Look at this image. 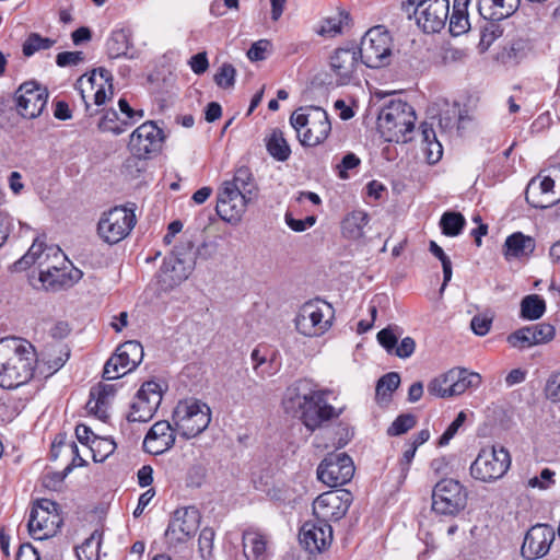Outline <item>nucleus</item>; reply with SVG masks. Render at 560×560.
<instances>
[{
  "instance_id": "nucleus-37",
  "label": "nucleus",
  "mask_w": 560,
  "mask_h": 560,
  "mask_svg": "<svg viewBox=\"0 0 560 560\" xmlns=\"http://www.w3.org/2000/svg\"><path fill=\"white\" fill-rule=\"evenodd\" d=\"M546 311V302L538 294L526 295L521 302V316L527 320L540 318Z\"/></svg>"
},
{
  "instance_id": "nucleus-20",
  "label": "nucleus",
  "mask_w": 560,
  "mask_h": 560,
  "mask_svg": "<svg viewBox=\"0 0 560 560\" xmlns=\"http://www.w3.org/2000/svg\"><path fill=\"white\" fill-rule=\"evenodd\" d=\"M556 533L547 524H536L525 535L521 553L527 560H537L545 557L555 540Z\"/></svg>"
},
{
  "instance_id": "nucleus-61",
  "label": "nucleus",
  "mask_w": 560,
  "mask_h": 560,
  "mask_svg": "<svg viewBox=\"0 0 560 560\" xmlns=\"http://www.w3.org/2000/svg\"><path fill=\"white\" fill-rule=\"evenodd\" d=\"M359 164L360 159L354 153L346 154L342 158L340 164L337 165L339 177L342 179L348 178L347 172L349 170L355 168Z\"/></svg>"
},
{
  "instance_id": "nucleus-43",
  "label": "nucleus",
  "mask_w": 560,
  "mask_h": 560,
  "mask_svg": "<svg viewBox=\"0 0 560 560\" xmlns=\"http://www.w3.org/2000/svg\"><path fill=\"white\" fill-rule=\"evenodd\" d=\"M55 43V39L43 37L38 33H31L23 43L22 51L24 56L31 57L39 50L49 49Z\"/></svg>"
},
{
  "instance_id": "nucleus-47",
  "label": "nucleus",
  "mask_w": 560,
  "mask_h": 560,
  "mask_svg": "<svg viewBox=\"0 0 560 560\" xmlns=\"http://www.w3.org/2000/svg\"><path fill=\"white\" fill-rule=\"evenodd\" d=\"M98 549L100 536L94 533L77 548V556L80 560H96Z\"/></svg>"
},
{
  "instance_id": "nucleus-59",
  "label": "nucleus",
  "mask_w": 560,
  "mask_h": 560,
  "mask_svg": "<svg viewBox=\"0 0 560 560\" xmlns=\"http://www.w3.org/2000/svg\"><path fill=\"white\" fill-rule=\"evenodd\" d=\"M422 151L429 164H435L439 162L443 154L442 144L438 141L436 138L431 140V142L422 145Z\"/></svg>"
},
{
  "instance_id": "nucleus-34",
  "label": "nucleus",
  "mask_w": 560,
  "mask_h": 560,
  "mask_svg": "<svg viewBox=\"0 0 560 560\" xmlns=\"http://www.w3.org/2000/svg\"><path fill=\"white\" fill-rule=\"evenodd\" d=\"M535 249V241L521 232L508 236L504 243V255L508 259L518 258L532 254Z\"/></svg>"
},
{
  "instance_id": "nucleus-54",
  "label": "nucleus",
  "mask_w": 560,
  "mask_h": 560,
  "mask_svg": "<svg viewBox=\"0 0 560 560\" xmlns=\"http://www.w3.org/2000/svg\"><path fill=\"white\" fill-rule=\"evenodd\" d=\"M235 74V68L231 63H224L214 75V81L220 88L229 89L234 85Z\"/></svg>"
},
{
  "instance_id": "nucleus-15",
  "label": "nucleus",
  "mask_w": 560,
  "mask_h": 560,
  "mask_svg": "<svg viewBox=\"0 0 560 560\" xmlns=\"http://www.w3.org/2000/svg\"><path fill=\"white\" fill-rule=\"evenodd\" d=\"M353 475V462L346 453L328 454L317 468L318 479L328 487L343 486Z\"/></svg>"
},
{
  "instance_id": "nucleus-22",
  "label": "nucleus",
  "mask_w": 560,
  "mask_h": 560,
  "mask_svg": "<svg viewBox=\"0 0 560 560\" xmlns=\"http://www.w3.org/2000/svg\"><path fill=\"white\" fill-rule=\"evenodd\" d=\"M253 201L254 199H247V196H244L242 192L222 185L218 192L215 210L222 220L236 223L242 219L247 206Z\"/></svg>"
},
{
  "instance_id": "nucleus-56",
  "label": "nucleus",
  "mask_w": 560,
  "mask_h": 560,
  "mask_svg": "<svg viewBox=\"0 0 560 560\" xmlns=\"http://www.w3.org/2000/svg\"><path fill=\"white\" fill-rule=\"evenodd\" d=\"M466 420V413L460 411L454 421L446 428L444 433L439 439V445L445 446L450 443V441L455 436L458 429L464 424Z\"/></svg>"
},
{
  "instance_id": "nucleus-18",
  "label": "nucleus",
  "mask_w": 560,
  "mask_h": 560,
  "mask_svg": "<svg viewBox=\"0 0 560 560\" xmlns=\"http://www.w3.org/2000/svg\"><path fill=\"white\" fill-rule=\"evenodd\" d=\"M162 141V130L153 121H147L131 133L129 150L135 156L147 159L160 151Z\"/></svg>"
},
{
  "instance_id": "nucleus-55",
  "label": "nucleus",
  "mask_w": 560,
  "mask_h": 560,
  "mask_svg": "<svg viewBox=\"0 0 560 560\" xmlns=\"http://www.w3.org/2000/svg\"><path fill=\"white\" fill-rule=\"evenodd\" d=\"M555 471L549 468H544L540 472V476H535L530 478L527 482L528 487L537 488L540 490L549 489L553 483Z\"/></svg>"
},
{
  "instance_id": "nucleus-14",
  "label": "nucleus",
  "mask_w": 560,
  "mask_h": 560,
  "mask_svg": "<svg viewBox=\"0 0 560 560\" xmlns=\"http://www.w3.org/2000/svg\"><path fill=\"white\" fill-rule=\"evenodd\" d=\"M163 397L162 385L155 381L143 383L131 404L127 419L130 422H147L153 418Z\"/></svg>"
},
{
  "instance_id": "nucleus-45",
  "label": "nucleus",
  "mask_w": 560,
  "mask_h": 560,
  "mask_svg": "<svg viewBox=\"0 0 560 560\" xmlns=\"http://www.w3.org/2000/svg\"><path fill=\"white\" fill-rule=\"evenodd\" d=\"M347 15L338 13L335 16L326 18L322 21L317 34L324 37H335L342 31V25Z\"/></svg>"
},
{
  "instance_id": "nucleus-23",
  "label": "nucleus",
  "mask_w": 560,
  "mask_h": 560,
  "mask_svg": "<svg viewBox=\"0 0 560 560\" xmlns=\"http://www.w3.org/2000/svg\"><path fill=\"white\" fill-rule=\"evenodd\" d=\"M199 522L200 515L197 509L192 506L177 509L165 536L170 541L184 542L197 532Z\"/></svg>"
},
{
  "instance_id": "nucleus-3",
  "label": "nucleus",
  "mask_w": 560,
  "mask_h": 560,
  "mask_svg": "<svg viewBox=\"0 0 560 560\" xmlns=\"http://www.w3.org/2000/svg\"><path fill=\"white\" fill-rule=\"evenodd\" d=\"M416 114L411 105L401 100L388 102L380 112L377 126L388 142H406L415 127Z\"/></svg>"
},
{
  "instance_id": "nucleus-29",
  "label": "nucleus",
  "mask_w": 560,
  "mask_h": 560,
  "mask_svg": "<svg viewBox=\"0 0 560 560\" xmlns=\"http://www.w3.org/2000/svg\"><path fill=\"white\" fill-rule=\"evenodd\" d=\"M242 546L246 560H269L271 557L270 539L258 529H245L243 532Z\"/></svg>"
},
{
  "instance_id": "nucleus-17",
  "label": "nucleus",
  "mask_w": 560,
  "mask_h": 560,
  "mask_svg": "<svg viewBox=\"0 0 560 560\" xmlns=\"http://www.w3.org/2000/svg\"><path fill=\"white\" fill-rule=\"evenodd\" d=\"M83 272L73 267L68 259L65 262L47 264L39 271V281L43 285L52 291L74 285L82 278Z\"/></svg>"
},
{
  "instance_id": "nucleus-62",
  "label": "nucleus",
  "mask_w": 560,
  "mask_h": 560,
  "mask_svg": "<svg viewBox=\"0 0 560 560\" xmlns=\"http://www.w3.org/2000/svg\"><path fill=\"white\" fill-rule=\"evenodd\" d=\"M83 60L81 51H63L56 57V63L59 67L77 66Z\"/></svg>"
},
{
  "instance_id": "nucleus-30",
  "label": "nucleus",
  "mask_w": 560,
  "mask_h": 560,
  "mask_svg": "<svg viewBox=\"0 0 560 560\" xmlns=\"http://www.w3.org/2000/svg\"><path fill=\"white\" fill-rule=\"evenodd\" d=\"M50 259L57 262H65L67 257L58 246H44L43 243L35 241L28 252L19 260V264L21 266H30L37 262L42 269Z\"/></svg>"
},
{
  "instance_id": "nucleus-31",
  "label": "nucleus",
  "mask_w": 560,
  "mask_h": 560,
  "mask_svg": "<svg viewBox=\"0 0 560 560\" xmlns=\"http://www.w3.org/2000/svg\"><path fill=\"white\" fill-rule=\"evenodd\" d=\"M520 5V0H478L479 14L489 21H502L511 16Z\"/></svg>"
},
{
  "instance_id": "nucleus-50",
  "label": "nucleus",
  "mask_w": 560,
  "mask_h": 560,
  "mask_svg": "<svg viewBox=\"0 0 560 560\" xmlns=\"http://www.w3.org/2000/svg\"><path fill=\"white\" fill-rule=\"evenodd\" d=\"M429 249L432 253V255L440 259L442 264L444 280L441 290H444L447 282L452 279L451 259L445 255L444 250L434 241L430 242Z\"/></svg>"
},
{
  "instance_id": "nucleus-7",
  "label": "nucleus",
  "mask_w": 560,
  "mask_h": 560,
  "mask_svg": "<svg viewBox=\"0 0 560 560\" xmlns=\"http://www.w3.org/2000/svg\"><path fill=\"white\" fill-rule=\"evenodd\" d=\"M136 223L133 209L116 206L102 214L97 224V234L105 243L114 245L125 240Z\"/></svg>"
},
{
  "instance_id": "nucleus-36",
  "label": "nucleus",
  "mask_w": 560,
  "mask_h": 560,
  "mask_svg": "<svg viewBox=\"0 0 560 560\" xmlns=\"http://www.w3.org/2000/svg\"><path fill=\"white\" fill-rule=\"evenodd\" d=\"M481 384V376L476 372H469L464 368H455V396L464 394L469 388H478Z\"/></svg>"
},
{
  "instance_id": "nucleus-39",
  "label": "nucleus",
  "mask_w": 560,
  "mask_h": 560,
  "mask_svg": "<svg viewBox=\"0 0 560 560\" xmlns=\"http://www.w3.org/2000/svg\"><path fill=\"white\" fill-rule=\"evenodd\" d=\"M400 376L397 372H389L383 375L376 384V399L378 402L387 404L392 394L398 388Z\"/></svg>"
},
{
  "instance_id": "nucleus-52",
  "label": "nucleus",
  "mask_w": 560,
  "mask_h": 560,
  "mask_svg": "<svg viewBox=\"0 0 560 560\" xmlns=\"http://www.w3.org/2000/svg\"><path fill=\"white\" fill-rule=\"evenodd\" d=\"M508 342L513 348H520V349L529 348V347L535 346L529 326L520 328L516 331H514L513 334H511L508 337Z\"/></svg>"
},
{
  "instance_id": "nucleus-13",
  "label": "nucleus",
  "mask_w": 560,
  "mask_h": 560,
  "mask_svg": "<svg viewBox=\"0 0 560 560\" xmlns=\"http://www.w3.org/2000/svg\"><path fill=\"white\" fill-rule=\"evenodd\" d=\"M352 499L351 492L345 489L324 492L313 502V515L327 524L339 521L348 512Z\"/></svg>"
},
{
  "instance_id": "nucleus-48",
  "label": "nucleus",
  "mask_w": 560,
  "mask_h": 560,
  "mask_svg": "<svg viewBox=\"0 0 560 560\" xmlns=\"http://www.w3.org/2000/svg\"><path fill=\"white\" fill-rule=\"evenodd\" d=\"M529 328L535 346L551 341L556 335L555 327L547 323L530 325Z\"/></svg>"
},
{
  "instance_id": "nucleus-42",
  "label": "nucleus",
  "mask_w": 560,
  "mask_h": 560,
  "mask_svg": "<svg viewBox=\"0 0 560 560\" xmlns=\"http://www.w3.org/2000/svg\"><path fill=\"white\" fill-rule=\"evenodd\" d=\"M129 48V39L125 31L118 30L112 33L106 43L107 54L110 58L125 56Z\"/></svg>"
},
{
  "instance_id": "nucleus-21",
  "label": "nucleus",
  "mask_w": 560,
  "mask_h": 560,
  "mask_svg": "<svg viewBox=\"0 0 560 560\" xmlns=\"http://www.w3.org/2000/svg\"><path fill=\"white\" fill-rule=\"evenodd\" d=\"M301 545L311 553L326 550L332 541V528L330 524L316 517L305 522L299 533Z\"/></svg>"
},
{
  "instance_id": "nucleus-44",
  "label": "nucleus",
  "mask_w": 560,
  "mask_h": 560,
  "mask_svg": "<svg viewBox=\"0 0 560 560\" xmlns=\"http://www.w3.org/2000/svg\"><path fill=\"white\" fill-rule=\"evenodd\" d=\"M440 225L444 235L457 236L465 225V218L457 212H445L441 218Z\"/></svg>"
},
{
  "instance_id": "nucleus-8",
  "label": "nucleus",
  "mask_w": 560,
  "mask_h": 560,
  "mask_svg": "<svg viewBox=\"0 0 560 560\" xmlns=\"http://www.w3.org/2000/svg\"><path fill=\"white\" fill-rule=\"evenodd\" d=\"M361 61L369 68H381L389 63L392 38L383 26L370 28L361 39L358 51Z\"/></svg>"
},
{
  "instance_id": "nucleus-19",
  "label": "nucleus",
  "mask_w": 560,
  "mask_h": 560,
  "mask_svg": "<svg viewBox=\"0 0 560 560\" xmlns=\"http://www.w3.org/2000/svg\"><path fill=\"white\" fill-rule=\"evenodd\" d=\"M18 113L28 119L38 117L48 100L47 90L35 82L23 83L15 92Z\"/></svg>"
},
{
  "instance_id": "nucleus-27",
  "label": "nucleus",
  "mask_w": 560,
  "mask_h": 560,
  "mask_svg": "<svg viewBox=\"0 0 560 560\" xmlns=\"http://www.w3.org/2000/svg\"><path fill=\"white\" fill-rule=\"evenodd\" d=\"M194 259L168 256L164 259L160 272V282L164 290L173 289L185 281L194 269Z\"/></svg>"
},
{
  "instance_id": "nucleus-64",
  "label": "nucleus",
  "mask_w": 560,
  "mask_h": 560,
  "mask_svg": "<svg viewBox=\"0 0 560 560\" xmlns=\"http://www.w3.org/2000/svg\"><path fill=\"white\" fill-rule=\"evenodd\" d=\"M491 324V318L483 315H476L471 319L470 327L476 335L485 336L490 330Z\"/></svg>"
},
{
  "instance_id": "nucleus-11",
  "label": "nucleus",
  "mask_w": 560,
  "mask_h": 560,
  "mask_svg": "<svg viewBox=\"0 0 560 560\" xmlns=\"http://www.w3.org/2000/svg\"><path fill=\"white\" fill-rule=\"evenodd\" d=\"M330 325V305L320 301L304 303L295 317L298 331L307 337L322 336Z\"/></svg>"
},
{
  "instance_id": "nucleus-6",
  "label": "nucleus",
  "mask_w": 560,
  "mask_h": 560,
  "mask_svg": "<svg viewBox=\"0 0 560 560\" xmlns=\"http://www.w3.org/2000/svg\"><path fill=\"white\" fill-rule=\"evenodd\" d=\"M511 455L503 446L482 447L471 463L470 476L480 482L491 483L504 477L511 467Z\"/></svg>"
},
{
  "instance_id": "nucleus-4",
  "label": "nucleus",
  "mask_w": 560,
  "mask_h": 560,
  "mask_svg": "<svg viewBox=\"0 0 560 560\" xmlns=\"http://www.w3.org/2000/svg\"><path fill=\"white\" fill-rule=\"evenodd\" d=\"M290 124L296 131L301 144L306 147L322 143L331 130L327 112L317 106L298 108L291 115Z\"/></svg>"
},
{
  "instance_id": "nucleus-2",
  "label": "nucleus",
  "mask_w": 560,
  "mask_h": 560,
  "mask_svg": "<svg viewBox=\"0 0 560 560\" xmlns=\"http://www.w3.org/2000/svg\"><path fill=\"white\" fill-rule=\"evenodd\" d=\"M33 346L19 338L0 339V386L8 389L26 384L34 375Z\"/></svg>"
},
{
  "instance_id": "nucleus-32",
  "label": "nucleus",
  "mask_w": 560,
  "mask_h": 560,
  "mask_svg": "<svg viewBox=\"0 0 560 560\" xmlns=\"http://www.w3.org/2000/svg\"><path fill=\"white\" fill-rule=\"evenodd\" d=\"M222 185L242 192L244 196H247V199L255 200L257 197V185L250 170L246 166L238 167L233 178L225 180Z\"/></svg>"
},
{
  "instance_id": "nucleus-24",
  "label": "nucleus",
  "mask_w": 560,
  "mask_h": 560,
  "mask_svg": "<svg viewBox=\"0 0 560 560\" xmlns=\"http://www.w3.org/2000/svg\"><path fill=\"white\" fill-rule=\"evenodd\" d=\"M555 180L549 176L532 178L525 191L526 201L534 208L547 209L560 201V194L553 190Z\"/></svg>"
},
{
  "instance_id": "nucleus-41",
  "label": "nucleus",
  "mask_w": 560,
  "mask_h": 560,
  "mask_svg": "<svg viewBox=\"0 0 560 560\" xmlns=\"http://www.w3.org/2000/svg\"><path fill=\"white\" fill-rule=\"evenodd\" d=\"M116 443L110 438L93 436L90 452L92 453L93 460L103 463L109 455L114 453Z\"/></svg>"
},
{
  "instance_id": "nucleus-60",
  "label": "nucleus",
  "mask_w": 560,
  "mask_h": 560,
  "mask_svg": "<svg viewBox=\"0 0 560 560\" xmlns=\"http://www.w3.org/2000/svg\"><path fill=\"white\" fill-rule=\"evenodd\" d=\"M377 341L388 353H393L398 338L390 328H384L377 332Z\"/></svg>"
},
{
  "instance_id": "nucleus-10",
  "label": "nucleus",
  "mask_w": 560,
  "mask_h": 560,
  "mask_svg": "<svg viewBox=\"0 0 560 560\" xmlns=\"http://www.w3.org/2000/svg\"><path fill=\"white\" fill-rule=\"evenodd\" d=\"M58 504L49 499H40L34 503L28 520V532L34 539L43 540L54 536L60 525Z\"/></svg>"
},
{
  "instance_id": "nucleus-9",
  "label": "nucleus",
  "mask_w": 560,
  "mask_h": 560,
  "mask_svg": "<svg viewBox=\"0 0 560 560\" xmlns=\"http://www.w3.org/2000/svg\"><path fill=\"white\" fill-rule=\"evenodd\" d=\"M467 497V491L459 481L442 479L432 491V510L436 514L454 516L465 509Z\"/></svg>"
},
{
  "instance_id": "nucleus-16",
  "label": "nucleus",
  "mask_w": 560,
  "mask_h": 560,
  "mask_svg": "<svg viewBox=\"0 0 560 560\" xmlns=\"http://www.w3.org/2000/svg\"><path fill=\"white\" fill-rule=\"evenodd\" d=\"M448 0H420L415 10L418 25L425 33L440 32L448 18Z\"/></svg>"
},
{
  "instance_id": "nucleus-5",
  "label": "nucleus",
  "mask_w": 560,
  "mask_h": 560,
  "mask_svg": "<svg viewBox=\"0 0 560 560\" xmlns=\"http://www.w3.org/2000/svg\"><path fill=\"white\" fill-rule=\"evenodd\" d=\"M172 420L178 434L185 439H191L208 428L211 421V410L207 404L188 398L177 402Z\"/></svg>"
},
{
  "instance_id": "nucleus-38",
  "label": "nucleus",
  "mask_w": 560,
  "mask_h": 560,
  "mask_svg": "<svg viewBox=\"0 0 560 560\" xmlns=\"http://www.w3.org/2000/svg\"><path fill=\"white\" fill-rule=\"evenodd\" d=\"M269 154L278 161L284 162L290 158L291 149L279 129H275L267 140Z\"/></svg>"
},
{
  "instance_id": "nucleus-49",
  "label": "nucleus",
  "mask_w": 560,
  "mask_h": 560,
  "mask_svg": "<svg viewBox=\"0 0 560 560\" xmlns=\"http://www.w3.org/2000/svg\"><path fill=\"white\" fill-rule=\"evenodd\" d=\"M214 532L206 527L200 532L198 538V551L203 560H210L213 555Z\"/></svg>"
},
{
  "instance_id": "nucleus-46",
  "label": "nucleus",
  "mask_w": 560,
  "mask_h": 560,
  "mask_svg": "<svg viewBox=\"0 0 560 560\" xmlns=\"http://www.w3.org/2000/svg\"><path fill=\"white\" fill-rule=\"evenodd\" d=\"M98 128L102 131L113 132L115 135H120L127 129L126 126L122 125V120H119L115 109L106 110L98 122Z\"/></svg>"
},
{
  "instance_id": "nucleus-25",
  "label": "nucleus",
  "mask_w": 560,
  "mask_h": 560,
  "mask_svg": "<svg viewBox=\"0 0 560 560\" xmlns=\"http://www.w3.org/2000/svg\"><path fill=\"white\" fill-rule=\"evenodd\" d=\"M330 70L338 85L349 84L355 77L359 66L355 49L338 48L330 57Z\"/></svg>"
},
{
  "instance_id": "nucleus-53",
  "label": "nucleus",
  "mask_w": 560,
  "mask_h": 560,
  "mask_svg": "<svg viewBox=\"0 0 560 560\" xmlns=\"http://www.w3.org/2000/svg\"><path fill=\"white\" fill-rule=\"evenodd\" d=\"M469 21H468V11L453 9V13L450 18V31L454 35H460L468 31Z\"/></svg>"
},
{
  "instance_id": "nucleus-35",
  "label": "nucleus",
  "mask_w": 560,
  "mask_h": 560,
  "mask_svg": "<svg viewBox=\"0 0 560 560\" xmlns=\"http://www.w3.org/2000/svg\"><path fill=\"white\" fill-rule=\"evenodd\" d=\"M455 386V368L440 374L428 384V393L439 398L455 397L453 388Z\"/></svg>"
},
{
  "instance_id": "nucleus-63",
  "label": "nucleus",
  "mask_w": 560,
  "mask_h": 560,
  "mask_svg": "<svg viewBox=\"0 0 560 560\" xmlns=\"http://www.w3.org/2000/svg\"><path fill=\"white\" fill-rule=\"evenodd\" d=\"M546 396L552 401H560V372L552 374L546 384Z\"/></svg>"
},
{
  "instance_id": "nucleus-26",
  "label": "nucleus",
  "mask_w": 560,
  "mask_h": 560,
  "mask_svg": "<svg viewBox=\"0 0 560 560\" xmlns=\"http://www.w3.org/2000/svg\"><path fill=\"white\" fill-rule=\"evenodd\" d=\"M176 428L168 421L155 422L143 440V448L149 454L160 455L168 451L175 443Z\"/></svg>"
},
{
  "instance_id": "nucleus-58",
  "label": "nucleus",
  "mask_w": 560,
  "mask_h": 560,
  "mask_svg": "<svg viewBox=\"0 0 560 560\" xmlns=\"http://www.w3.org/2000/svg\"><path fill=\"white\" fill-rule=\"evenodd\" d=\"M118 106L121 114L126 116V119L122 120V125H125L126 128H128L130 125L137 122L143 117V110L132 109L125 98H120L118 101Z\"/></svg>"
},
{
  "instance_id": "nucleus-40",
  "label": "nucleus",
  "mask_w": 560,
  "mask_h": 560,
  "mask_svg": "<svg viewBox=\"0 0 560 560\" xmlns=\"http://www.w3.org/2000/svg\"><path fill=\"white\" fill-rule=\"evenodd\" d=\"M70 357V351L65 345H55L47 349L44 360L50 373L61 369Z\"/></svg>"
},
{
  "instance_id": "nucleus-57",
  "label": "nucleus",
  "mask_w": 560,
  "mask_h": 560,
  "mask_svg": "<svg viewBox=\"0 0 560 560\" xmlns=\"http://www.w3.org/2000/svg\"><path fill=\"white\" fill-rule=\"evenodd\" d=\"M527 50L528 44L522 38L512 40L504 49L506 57L515 61L524 58L527 54Z\"/></svg>"
},
{
  "instance_id": "nucleus-1",
  "label": "nucleus",
  "mask_w": 560,
  "mask_h": 560,
  "mask_svg": "<svg viewBox=\"0 0 560 560\" xmlns=\"http://www.w3.org/2000/svg\"><path fill=\"white\" fill-rule=\"evenodd\" d=\"M327 389H319L311 380H299L285 390L282 405L287 413L298 417L311 431L339 417L340 411L327 402Z\"/></svg>"
},
{
  "instance_id": "nucleus-51",
  "label": "nucleus",
  "mask_w": 560,
  "mask_h": 560,
  "mask_svg": "<svg viewBox=\"0 0 560 560\" xmlns=\"http://www.w3.org/2000/svg\"><path fill=\"white\" fill-rule=\"evenodd\" d=\"M416 425V418L412 415L398 416L392 425L387 429V434L397 436L406 433Z\"/></svg>"
},
{
  "instance_id": "nucleus-28",
  "label": "nucleus",
  "mask_w": 560,
  "mask_h": 560,
  "mask_svg": "<svg viewBox=\"0 0 560 560\" xmlns=\"http://www.w3.org/2000/svg\"><path fill=\"white\" fill-rule=\"evenodd\" d=\"M116 386L113 384H102L94 386L90 390V398L86 402V410L102 421H107L109 410L116 395Z\"/></svg>"
},
{
  "instance_id": "nucleus-12",
  "label": "nucleus",
  "mask_w": 560,
  "mask_h": 560,
  "mask_svg": "<svg viewBox=\"0 0 560 560\" xmlns=\"http://www.w3.org/2000/svg\"><path fill=\"white\" fill-rule=\"evenodd\" d=\"M143 348L139 341L129 340L120 345L106 361L103 376L117 380L133 371L143 360Z\"/></svg>"
},
{
  "instance_id": "nucleus-33",
  "label": "nucleus",
  "mask_w": 560,
  "mask_h": 560,
  "mask_svg": "<svg viewBox=\"0 0 560 560\" xmlns=\"http://www.w3.org/2000/svg\"><path fill=\"white\" fill-rule=\"evenodd\" d=\"M369 223V215L362 210H355L348 213L341 221L342 236L358 241L364 235V228Z\"/></svg>"
}]
</instances>
